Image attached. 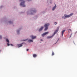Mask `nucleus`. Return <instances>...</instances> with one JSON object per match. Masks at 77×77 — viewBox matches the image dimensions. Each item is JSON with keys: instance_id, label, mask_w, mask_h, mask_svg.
Returning a JSON list of instances; mask_svg holds the SVG:
<instances>
[{"instance_id": "f257e3e1", "label": "nucleus", "mask_w": 77, "mask_h": 77, "mask_svg": "<svg viewBox=\"0 0 77 77\" xmlns=\"http://www.w3.org/2000/svg\"><path fill=\"white\" fill-rule=\"evenodd\" d=\"M20 2H21V3L20 5V6H22V7H26V5H24L25 2L23 1H24V0H20Z\"/></svg>"}, {"instance_id": "f03ea898", "label": "nucleus", "mask_w": 77, "mask_h": 77, "mask_svg": "<svg viewBox=\"0 0 77 77\" xmlns=\"http://www.w3.org/2000/svg\"><path fill=\"white\" fill-rule=\"evenodd\" d=\"M58 29L57 30H56V31L54 32V34L52 36H48L47 37L48 39H49V38H52L53 36H54V35L56 33L58 32V30H59V27L58 28Z\"/></svg>"}, {"instance_id": "7ed1b4c3", "label": "nucleus", "mask_w": 77, "mask_h": 77, "mask_svg": "<svg viewBox=\"0 0 77 77\" xmlns=\"http://www.w3.org/2000/svg\"><path fill=\"white\" fill-rule=\"evenodd\" d=\"M50 25V24L47 23L45 24L44 26L45 28V29H44V30L46 31L47 30L48 28V26Z\"/></svg>"}, {"instance_id": "20e7f679", "label": "nucleus", "mask_w": 77, "mask_h": 77, "mask_svg": "<svg viewBox=\"0 0 77 77\" xmlns=\"http://www.w3.org/2000/svg\"><path fill=\"white\" fill-rule=\"evenodd\" d=\"M73 14H74L73 13H71L69 15H67L66 14H65L64 15V16L65 17H66V18H69V17H70L71 16H72V15H73Z\"/></svg>"}, {"instance_id": "39448f33", "label": "nucleus", "mask_w": 77, "mask_h": 77, "mask_svg": "<svg viewBox=\"0 0 77 77\" xmlns=\"http://www.w3.org/2000/svg\"><path fill=\"white\" fill-rule=\"evenodd\" d=\"M49 33V32H46L44 33H43L42 35V36H45V35H46L47 34H48V33Z\"/></svg>"}, {"instance_id": "423d86ee", "label": "nucleus", "mask_w": 77, "mask_h": 77, "mask_svg": "<svg viewBox=\"0 0 77 77\" xmlns=\"http://www.w3.org/2000/svg\"><path fill=\"white\" fill-rule=\"evenodd\" d=\"M31 38H32V39H35V38H36V36H34L33 35H32Z\"/></svg>"}, {"instance_id": "0eeeda50", "label": "nucleus", "mask_w": 77, "mask_h": 77, "mask_svg": "<svg viewBox=\"0 0 77 77\" xmlns=\"http://www.w3.org/2000/svg\"><path fill=\"white\" fill-rule=\"evenodd\" d=\"M43 28H44L43 26H41V28L39 29V31L41 32V31H42V29H43Z\"/></svg>"}, {"instance_id": "6e6552de", "label": "nucleus", "mask_w": 77, "mask_h": 77, "mask_svg": "<svg viewBox=\"0 0 77 77\" xmlns=\"http://www.w3.org/2000/svg\"><path fill=\"white\" fill-rule=\"evenodd\" d=\"M23 43H22L21 44H18V45L19 47H22V46H23Z\"/></svg>"}, {"instance_id": "1a4fd4ad", "label": "nucleus", "mask_w": 77, "mask_h": 77, "mask_svg": "<svg viewBox=\"0 0 77 77\" xmlns=\"http://www.w3.org/2000/svg\"><path fill=\"white\" fill-rule=\"evenodd\" d=\"M28 42H33V40H32L29 39L28 40Z\"/></svg>"}, {"instance_id": "9d476101", "label": "nucleus", "mask_w": 77, "mask_h": 77, "mask_svg": "<svg viewBox=\"0 0 77 77\" xmlns=\"http://www.w3.org/2000/svg\"><path fill=\"white\" fill-rule=\"evenodd\" d=\"M56 8V5H55V6L52 8V11H53L54 9H55Z\"/></svg>"}, {"instance_id": "9b49d317", "label": "nucleus", "mask_w": 77, "mask_h": 77, "mask_svg": "<svg viewBox=\"0 0 77 77\" xmlns=\"http://www.w3.org/2000/svg\"><path fill=\"white\" fill-rule=\"evenodd\" d=\"M65 30H63L62 31V36H63V33H64V32H65Z\"/></svg>"}, {"instance_id": "f8f14e48", "label": "nucleus", "mask_w": 77, "mask_h": 77, "mask_svg": "<svg viewBox=\"0 0 77 77\" xmlns=\"http://www.w3.org/2000/svg\"><path fill=\"white\" fill-rule=\"evenodd\" d=\"M6 41L7 42H8V43H9V40L7 38L6 39Z\"/></svg>"}, {"instance_id": "ddd939ff", "label": "nucleus", "mask_w": 77, "mask_h": 77, "mask_svg": "<svg viewBox=\"0 0 77 77\" xmlns=\"http://www.w3.org/2000/svg\"><path fill=\"white\" fill-rule=\"evenodd\" d=\"M36 54H34L33 55V57H36Z\"/></svg>"}, {"instance_id": "4468645a", "label": "nucleus", "mask_w": 77, "mask_h": 77, "mask_svg": "<svg viewBox=\"0 0 77 77\" xmlns=\"http://www.w3.org/2000/svg\"><path fill=\"white\" fill-rule=\"evenodd\" d=\"M52 56H53L54 55V52H53L52 54Z\"/></svg>"}, {"instance_id": "2eb2a0df", "label": "nucleus", "mask_w": 77, "mask_h": 77, "mask_svg": "<svg viewBox=\"0 0 77 77\" xmlns=\"http://www.w3.org/2000/svg\"><path fill=\"white\" fill-rule=\"evenodd\" d=\"M7 45L8 46H9L10 45V44L8 43H7Z\"/></svg>"}, {"instance_id": "dca6fc26", "label": "nucleus", "mask_w": 77, "mask_h": 77, "mask_svg": "<svg viewBox=\"0 0 77 77\" xmlns=\"http://www.w3.org/2000/svg\"><path fill=\"white\" fill-rule=\"evenodd\" d=\"M20 32V31L19 30H17V33H19V32Z\"/></svg>"}, {"instance_id": "f3484780", "label": "nucleus", "mask_w": 77, "mask_h": 77, "mask_svg": "<svg viewBox=\"0 0 77 77\" xmlns=\"http://www.w3.org/2000/svg\"><path fill=\"white\" fill-rule=\"evenodd\" d=\"M69 31H70L71 32V29H69Z\"/></svg>"}, {"instance_id": "a211bd4d", "label": "nucleus", "mask_w": 77, "mask_h": 77, "mask_svg": "<svg viewBox=\"0 0 77 77\" xmlns=\"http://www.w3.org/2000/svg\"><path fill=\"white\" fill-rule=\"evenodd\" d=\"M32 12H33V13H35V11H34V10H33V11H32Z\"/></svg>"}, {"instance_id": "6ab92c4d", "label": "nucleus", "mask_w": 77, "mask_h": 77, "mask_svg": "<svg viewBox=\"0 0 77 77\" xmlns=\"http://www.w3.org/2000/svg\"><path fill=\"white\" fill-rule=\"evenodd\" d=\"M2 36L1 35H0V39H2Z\"/></svg>"}, {"instance_id": "aec40b11", "label": "nucleus", "mask_w": 77, "mask_h": 77, "mask_svg": "<svg viewBox=\"0 0 77 77\" xmlns=\"http://www.w3.org/2000/svg\"><path fill=\"white\" fill-rule=\"evenodd\" d=\"M54 24H55V25H56L57 24V22H55V23H54Z\"/></svg>"}, {"instance_id": "412c9836", "label": "nucleus", "mask_w": 77, "mask_h": 77, "mask_svg": "<svg viewBox=\"0 0 77 77\" xmlns=\"http://www.w3.org/2000/svg\"><path fill=\"white\" fill-rule=\"evenodd\" d=\"M29 49H26V51H29Z\"/></svg>"}, {"instance_id": "4be33fe9", "label": "nucleus", "mask_w": 77, "mask_h": 77, "mask_svg": "<svg viewBox=\"0 0 77 77\" xmlns=\"http://www.w3.org/2000/svg\"><path fill=\"white\" fill-rule=\"evenodd\" d=\"M65 17L64 16L62 17V18H64Z\"/></svg>"}, {"instance_id": "5701e85b", "label": "nucleus", "mask_w": 77, "mask_h": 77, "mask_svg": "<svg viewBox=\"0 0 77 77\" xmlns=\"http://www.w3.org/2000/svg\"><path fill=\"white\" fill-rule=\"evenodd\" d=\"M11 45V46H13V45H12V44H10Z\"/></svg>"}, {"instance_id": "b1692460", "label": "nucleus", "mask_w": 77, "mask_h": 77, "mask_svg": "<svg viewBox=\"0 0 77 77\" xmlns=\"http://www.w3.org/2000/svg\"><path fill=\"white\" fill-rule=\"evenodd\" d=\"M23 41H27V39H26V40H23Z\"/></svg>"}, {"instance_id": "393cba45", "label": "nucleus", "mask_w": 77, "mask_h": 77, "mask_svg": "<svg viewBox=\"0 0 77 77\" xmlns=\"http://www.w3.org/2000/svg\"><path fill=\"white\" fill-rule=\"evenodd\" d=\"M9 23H12V22H11V21H10V22H9Z\"/></svg>"}, {"instance_id": "a878e982", "label": "nucleus", "mask_w": 77, "mask_h": 77, "mask_svg": "<svg viewBox=\"0 0 77 77\" xmlns=\"http://www.w3.org/2000/svg\"><path fill=\"white\" fill-rule=\"evenodd\" d=\"M41 41H42V39H41Z\"/></svg>"}, {"instance_id": "bb28decb", "label": "nucleus", "mask_w": 77, "mask_h": 77, "mask_svg": "<svg viewBox=\"0 0 77 77\" xmlns=\"http://www.w3.org/2000/svg\"><path fill=\"white\" fill-rule=\"evenodd\" d=\"M59 41V39H58V40L57 41Z\"/></svg>"}, {"instance_id": "cd10ccee", "label": "nucleus", "mask_w": 77, "mask_h": 77, "mask_svg": "<svg viewBox=\"0 0 77 77\" xmlns=\"http://www.w3.org/2000/svg\"><path fill=\"white\" fill-rule=\"evenodd\" d=\"M28 1H29V0H28Z\"/></svg>"}]
</instances>
